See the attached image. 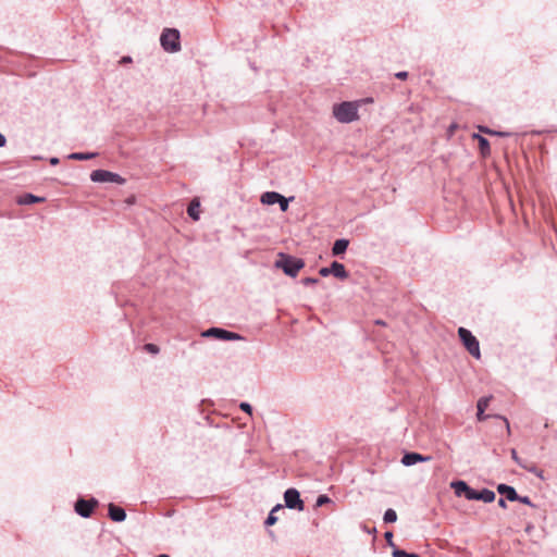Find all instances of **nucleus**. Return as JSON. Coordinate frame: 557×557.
<instances>
[{"instance_id": "f257e3e1", "label": "nucleus", "mask_w": 557, "mask_h": 557, "mask_svg": "<svg viewBox=\"0 0 557 557\" xmlns=\"http://www.w3.org/2000/svg\"><path fill=\"white\" fill-rule=\"evenodd\" d=\"M306 265L304 259L295 257L286 252H278L274 267L283 271L289 277H296L301 269Z\"/></svg>"}, {"instance_id": "412c9836", "label": "nucleus", "mask_w": 557, "mask_h": 557, "mask_svg": "<svg viewBox=\"0 0 557 557\" xmlns=\"http://www.w3.org/2000/svg\"><path fill=\"white\" fill-rule=\"evenodd\" d=\"M469 484L463 480H455L450 483V487L454 490L456 496L465 497L466 491Z\"/></svg>"}, {"instance_id": "f03ea898", "label": "nucleus", "mask_w": 557, "mask_h": 557, "mask_svg": "<svg viewBox=\"0 0 557 557\" xmlns=\"http://www.w3.org/2000/svg\"><path fill=\"white\" fill-rule=\"evenodd\" d=\"M159 40L161 48L168 53H176L182 49L181 33L177 28H163Z\"/></svg>"}, {"instance_id": "4c0bfd02", "label": "nucleus", "mask_w": 557, "mask_h": 557, "mask_svg": "<svg viewBox=\"0 0 557 557\" xmlns=\"http://www.w3.org/2000/svg\"><path fill=\"white\" fill-rule=\"evenodd\" d=\"M319 274L323 277H327L329 275H331L330 265L320 268Z\"/></svg>"}, {"instance_id": "a211bd4d", "label": "nucleus", "mask_w": 557, "mask_h": 557, "mask_svg": "<svg viewBox=\"0 0 557 557\" xmlns=\"http://www.w3.org/2000/svg\"><path fill=\"white\" fill-rule=\"evenodd\" d=\"M187 214L193 221L200 219V202L198 199H193L187 207Z\"/></svg>"}, {"instance_id": "1a4fd4ad", "label": "nucleus", "mask_w": 557, "mask_h": 557, "mask_svg": "<svg viewBox=\"0 0 557 557\" xmlns=\"http://www.w3.org/2000/svg\"><path fill=\"white\" fill-rule=\"evenodd\" d=\"M431 459L432 456L430 455H422L417 451H405V454L401 457V463L406 467H411L419 462L430 461Z\"/></svg>"}, {"instance_id": "9b49d317", "label": "nucleus", "mask_w": 557, "mask_h": 557, "mask_svg": "<svg viewBox=\"0 0 557 557\" xmlns=\"http://www.w3.org/2000/svg\"><path fill=\"white\" fill-rule=\"evenodd\" d=\"M496 491L502 497H504L505 499H507L509 502H516V499H517L518 493H517L516 488L511 485H508L506 483H499L496 486Z\"/></svg>"}, {"instance_id": "8fccbe9b", "label": "nucleus", "mask_w": 557, "mask_h": 557, "mask_svg": "<svg viewBox=\"0 0 557 557\" xmlns=\"http://www.w3.org/2000/svg\"><path fill=\"white\" fill-rule=\"evenodd\" d=\"M268 533H269V535H270L272 539H274V536H275V535H274V532H273V531H268Z\"/></svg>"}, {"instance_id": "473e14b6", "label": "nucleus", "mask_w": 557, "mask_h": 557, "mask_svg": "<svg viewBox=\"0 0 557 557\" xmlns=\"http://www.w3.org/2000/svg\"><path fill=\"white\" fill-rule=\"evenodd\" d=\"M300 282L305 286H311V285H317L320 282V280L317 277L308 276V277L301 278Z\"/></svg>"}, {"instance_id": "ddd939ff", "label": "nucleus", "mask_w": 557, "mask_h": 557, "mask_svg": "<svg viewBox=\"0 0 557 557\" xmlns=\"http://www.w3.org/2000/svg\"><path fill=\"white\" fill-rule=\"evenodd\" d=\"M45 200V197H40L32 193H24L17 197L16 202L21 206H30L34 203L44 202Z\"/></svg>"}, {"instance_id": "ea45409f", "label": "nucleus", "mask_w": 557, "mask_h": 557, "mask_svg": "<svg viewBox=\"0 0 557 557\" xmlns=\"http://www.w3.org/2000/svg\"><path fill=\"white\" fill-rule=\"evenodd\" d=\"M132 62H133V59L129 55H124L120 60V64H128V63H132Z\"/></svg>"}, {"instance_id": "49530a36", "label": "nucleus", "mask_w": 557, "mask_h": 557, "mask_svg": "<svg viewBox=\"0 0 557 557\" xmlns=\"http://www.w3.org/2000/svg\"><path fill=\"white\" fill-rule=\"evenodd\" d=\"M375 324H377V325H385V322L383 320H376Z\"/></svg>"}, {"instance_id": "a18cd8bd", "label": "nucleus", "mask_w": 557, "mask_h": 557, "mask_svg": "<svg viewBox=\"0 0 557 557\" xmlns=\"http://www.w3.org/2000/svg\"><path fill=\"white\" fill-rule=\"evenodd\" d=\"M547 131H532V135L540 136L546 133Z\"/></svg>"}, {"instance_id": "c85d7f7f", "label": "nucleus", "mask_w": 557, "mask_h": 557, "mask_svg": "<svg viewBox=\"0 0 557 557\" xmlns=\"http://www.w3.org/2000/svg\"><path fill=\"white\" fill-rule=\"evenodd\" d=\"M330 503H332V499L326 494H320L315 499L317 507H322Z\"/></svg>"}, {"instance_id": "393cba45", "label": "nucleus", "mask_w": 557, "mask_h": 557, "mask_svg": "<svg viewBox=\"0 0 557 557\" xmlns=\"http://www.w3.org/2000/svg\"><path fill=\"white\" fill-rule=\"evenodd\" d=\"M392 556L393 557H421L417 553H409V552H407L405 549H401L399 547H394V549L392 550Z\"/></svg>"}, {"instance_id": "a19ab883", "label": "nucleus", "mask_w": 557, "mask_h": 557, "mask_svg": "<svg viewBox=\"0 0 557 557\" xmlns=\"http://www.w3.org/2000/svg\"><path fill=\"white\" fill-rule=\"evenodd\" d=\"M497 504H498V506H499L500 508H503V509H506V508H507V499H505L504 497H500V498L498 499V503H497Z\"/></svg>"}, {"instance_id": "58836bf2", "label": "nucleus", "mask_w": 557, "mask_h": 557, "mask_svg": "<svg viewBox=\"0 0 557 557\" xmlns=\"http://www.w3.org/2000/svg\"><path fill=\"white\" fill-rule=\"evenodd\" d=\"M362 530L369 534H375L376 533V528L375 527H372V528H369L368 525L363 524L362 525Z\"/></svg>"}, {"instance_id": "39448f33", "label": "nucleus", "mask_w": 557, "mask_h": 557, "mask_svg": "<svg viewBox=\"0 0 557 557\" xmlns=\"http://www.w3.org/2000/svg\"><path fill=\"white\" fill-rule=\"evenodd\" d=\"M458 336L467 351L475 359L481 358L480 343L472 332L466 327L458 329Z\"/></svg>"}, {"instance_id": "5701e85b", "label": "nucleus", "mask_w": 557, "mask_h": 557, "mask_svg": "<svg viewBox=\"0 0 557 557\" xmlns=\"http://www.w3.org/2000/svg\"><path fill=\"white\" fill-rule=\"evenodd\" d=\"M522 469L527 470L530 473H533L539 479L544 480V471L537 468L534 463H525L522 465Z\"/></svg>"}, {"instance_id": "f704fd0d", "label": "nucleus", "mask_w": 557, "mask_h": 557, "mask_svg": "<svg viewBox=\"0 0 557 557\" xmlns=\"http://www.w3.org/2000/svg\"><path fill=\"white\" fill-rule=\"evenodd\" d=\"M384 537L386 540V543L389 547H392V550L394 549V547H397L394 542H393V532L392 531H386L384 533Z\"/></svg>"}, {"instance_id": "c756f323", "label": "nucleus", "mask_w": 557, "mask_h": 557, "mask_svg": "<svg viewBox=\"0 0 557 557\" xmlns=\"http://www.w3.org/2000/svg\"><path fill=\"white\" fill-rule=\"evenodd\" d=\"M516 502H519L523 505H527L529 507H532V508H536L537 506L532 502V499L529 497V496H521V495H517V499Z\"/></svg>"}, {"instance_id": "09e8293b", "label": "nucleus", "mask_w": 557, "mask_h": 557, "mask_svg": "<svg viewBox=\"0 0 557 557\" xmlns=\"http://www.w3.org/2000/svg\"><path fill=\"white\" fill-rule=\"evenodd\" d=\"M34 160H42L44 158L41 156H35L33 157Z\"/></svg>"}, {"instance_id": "bb28decb", "label": "nucleus", "mask_w": 557, "mask_h": 557, "mask_svg": "<svg viewBox=\"0 0 557 557\" xmlns=\"http://www.w3.org/2000/svg\"><path fill=\"white\" fill-rule=\"evenodd\" d=\"M492 399V396H483L481 397L476 403V410L478 411H485L488 407V404Z\"/></svg>"}, {"instance_id": "423d86ee", "label": "nucleus", "mask_w": 557, "mask_h": 557, "mask_svg": "<svg viewBox=\"0 0 557 557\" xmlns=\"http://www.w3.org/2000/svg\"><path fill=\"white\" fill-rule=\"evenodd\" d=\"M99 506V500L90 496L88 498L84 496H78L74 503V511L82 518L88 519L90 518L96 508Z\"/></svg>"}, {"instance_id": "de8ad7c7", "label": "nucleus", "mask_w": 557, "mask_h": 557, "mask_svg": "<svg viewBox=\"0 0 557 557\" xmlns=\"http://www.w3.org/2000/svg\"><path fill=\"white\" fill-rule=\"evenodd\" d=\"M532 529H533V525L529 524V525H527V528H525V532H530Z\"/></svg>"}, {"instance_id": "c9c22d12", "label": "nucleus", "mask_w": 557, "mask_h": 557, "mask_svg": "<svg viewBox=\"0 0 557 557\" xmlns=\"http://www.w3.org/2000/svg\"><path fill=\"white\" fill-rule=\"evenodd\" d=\"M409 76V73L407 71H399L394 74V77L399 81H406Z\"/></svg>"}, {"instance_id": "72a5a7b5", "label": "nucleus", "mask_w": 557, "mask_h": 557, "mask_svg": "<svg viewBox=\"0 0 557 557\" xmlns=\"http://www.w3.org/2000/svg\"><path fill=\"white\" fill-rule=\"evenodd\" d=\"M239 409L249 416L252 414V410H253L252 406L247 401H242L239 404Z\"/></svg>"}, {"instance_id": "e433bc0d", "label": "nucleus", "mask_w": 557, "mask_h": 557, "mask_svg": "<svg viewBox=\"0 0 557 557\" xmlns=\"http://www.w3.org/2000/svg\"><path fill=\"white\" fill-rule=\"evenodd\" d=\"M492 136H497V137H502V138H505V137H509L511 136V133L509 132H504V131H492Z\"/></svg>"}, {"instance_id": "cd10ccee", "label": "nucleus", "mask_w": 557, "mask_h": 557, "mask_svg": "<svg viewBox=\"0 0 557 557\" xmlns=\"http://www.w3.org/2000/svg\"><path fill=\"white\" fill-rule=\"evenodd\" d=\"M144 350L151 355H158L160 352V347L153 343H147L144 345Z\"/></svg>"}, {"instance_id": "aec40b11", "label": "nucleus", "mask_w": 557, "mask_h": 557, "mask_svg": "<svg viewBox=\"0 0 557 557\" xmlns=\"http://www.w3.org/2000/svg\"><path fill=\"white\" fill-rule=\"evenodd\" d=\"M496 498V494L494 491L483 487L482 490L478 491L476 500L483 502L485 504H490L494 502Z\"/></svg>"}, {"instance_id": "4be33fe9", "label": "nucleus", "mask_w": 557, "mask_h": 557, "mask_svg": "<svg viewBox=\"0 0 557 557\" xmlns=\"http://www.w3.org/2000/svg\"><path fill=\"white\" fill-rule=\"evenodd\" d=\"M283 508H284V506H283V505H281V504H276V505L271 509V511L269 512V515H268L267 519L264 520V525H265L267 528L272 527V525H274V524L277 522L278 517L276 516V512H277V511H280V510H282Z\"/></svg>"}, {"instance_id": "2eb2a0df", "label": "nucleus", "mask_w": 557, "mask_h": 557, "mask_svg": "<svg viewBox=\"0 0 557 557\" xmlns=\"http://www.w3.org/2000/svg\"><path fill=\"white\" fill-rule=\"evenodd\" d=\"M490 418H495V419H498L502 421V423L505 425L508 434H510V424H509V421L506 417L504 416H500V414H486L485 411H478L476 410V420L482 422V421H485Z\"/></svg>"}, {"instance_id": "20e7f679", "label": "nucleus", "mask_w": 557, "mask_h": 557, "mask_svg": "<svg viewBox=\"0 0 557 557\" xmlns=\"http://www.w3.org/2000/svg\"><path fill=\"white\" fill-rule=\"evenodd\" d=\"M201 337L214 338L224 342L245 341V337L242 334L219 326H211L202 331Z\"/></svg>"}, {"instance_id": "b1692460", "label": "nucleus", "mask_w": 557, "mask_h": 557, "mask_svg": "<svg viewBox=\"0 0 557 557\" xmlns=\"http://www.w3.org/2000/svg\"><path fill=\"white\" fill-rule=\"evenodd\" d=\"M383 521L386 524L396 522L397 521V512L393 508L386 509L383 515Z\"/></svg>"}, {"instance_id": "dca6fc26", "label": "nucleus", "mask_w": 557, "mask_h": 557, "mask_svg": "<svg viewBox=\"0 0 557 557\" xmlns=\"http://www.w3.org/2000/svg\"><path fill=\"white\" fill-rule=\"evenodd\" d=\"M473 138L478 140L479 150L482 157H487L491 153V144L488 139L480 134H473Z\"/></svg>"}, {"instance_id": "a878e982", "label": "nucleus", "mask_w": 557, "mask_h": 557, "mask_svg": "<svg viewBox=\"0 0 557 557\" xmlns=\"http://www.w3.org/2000/svg\"><path fill=\"white\" fill-rule=\"evenodd\" d=\"M294 199H295L294 196H290V197L286 198L285 196H283L281 194V199L276 203L280 206V210L282 212H286L288 210L289 202L293 201Z\"/></svg>"}, {"instance_id": "37998d69", "label": "nucleus", "mask_w": 557, "mask_h": 557, "mask_svg": "<svg viewBox=\"0 0 557 557\" xmlns=\"http://www.w3.org/2000/svg\"><path fill=\"white\" fill-rule=\"evenodd\" d=\"M7 144L5 136L0 132V148L4 147Z\"/></svg>"}, {"instance_id": "6ab92c4d", "label": "nucleus", "mask_w": 557, "mask_h": 557, "mask_svg": "<svg viewBox=\"0 0 557 557\" xmlns=\"http://www.w3.org/2000/svg\"><path fill=\"white\" fill-rule=\"evenodd\" d=\"M99 153L92 151H84V152H72L66 156L69 160L75 161H87L96 158Z\"/></svg>"}, {"instance_id": "6e6552de", "label": "nucleus", "mask_w": 557, "mask_h": 557, "mask_svg": "<svg viewBox=\"0 0 557 557\" xmlns=\"http://www.w3.org/2000/svg\"><path fill=\"white\" fill-rule=\"evenodd\" d=\"M284 503L285 507L288 509L304 511L305 510V502L300 497V493L295 487H289L284 492Z\"/></svg>"}, {"instance_id": "9d476101", "label": "nucleus", "mask_w": 557, "mask_h": 557, "mask_svg": "<svg viewBox=\"0 0 557 557\" xmlns=\"http://www.w3.org/2000/svg\"><path fill=\"white\" fill-rule=\"evenodd\" d=\"M126 511L124 508H122L121 506H117L113 503H110L108 505V517L113 521V522H123L125 521L126 519Z\"/></svg>"}, {"instance_id": "4468645a", "label": "nucleus", "mask_w": 557, "mask_h": 557, "mask_svg": "<svg viewBox=\"0 0 557 557\" xmlns=\"http://www.w3.org/2000/svg\"><path fill=\"white\" fill-rule=\"evenodd\" d=\"M349 246V239L347 238H338L333 243L332 246V256L334 257H343L347 251Z\"/></svg>"}, {"instance_id": "79ce46f5", "label": "nucleus", "mask_w": 557, "mask_h": 557, "mask_svg": "<svg viewBox=\"0 0 557 557\" xmlns=\"http://www.w3.org/2000/svg\"><path fill=\"white\" fill-rule=\"evenodd\" d=\"M49 163H50L51 165H53V166H54V165H58V164L60 163V159H59L58 157H50V158H49Z\"/></svg>"}, {"instance_id": "7ed1b4c3", "label": "nucleus", "mask_w": 557, "mask_h": 557, "mask_svg": "<svg viewBox=\"0 0 557 557\" xmlns=\"http://www.w3.org/2000/svg\"><path fill=\"white\" fill-rule=\"evenodd\" d=\"M333 115L341 123H351L358 119V106L351 101L336 103L333 106Z\"/></svg>"}, {"instance_id": "f8f14e48", "label": "nucleus", "mask_w": 557, "mask_h": 557, "mask_svg": "<svg viewBox=\"0 0 557 557\" xmlns=\"http://www.w3.org/2000/svg\"><path fill=\"white\" fill-rule=\"evenodd\" d=\"M331 275L338 280H347L349 277V272L346 270L345 265L338 261H332L330 264Z\"/></svg>"}, {"instance_id": "603ef678", "label": "nucleus", "mask_w": 557, "mask_h": 557, "mask_svg": "<svg viewBox=\"0 0 557 557\" xmlns=\"http://www.w3.org/2000/svg\"><path fill=\"white\" fill-rule=\"evenodd\" d=\"M553 132H556V133H557V128L553 129Z\"/></svg>"}, {"instance_id": "7c9ffc66", "label": "nucleus", "mask_w": 557, "mask_h": 557, "mask_svg": "<svg viewBox=\"0 0 557 557\" xmlns=\"http://www.w3.org/2000/svg\"><path fill=\"white\" fill-rule=\"evenodd\" d=\"M478 490L471 487L470 485L467 487L465 498L467 500H476Z\"/></svg>"}, {"instance_id": "0eeeda50", "label": "nucleus", "mask_w": 557, "mask_h": 557, "mask_svg": "<svg viewBox=\"0 0 557 557\" xmlns=\"http://www.w3.org/2000/svg\"><path fill=\"white\" fill-rule=\"evenodd\" d=\"M90 181L94 183H114L117 185H124L126 183V180L119 173L103 169L94 170L90 173Z\"/></svg>"}, {"instance_id": "f3484780", "label": "nucleus", "mask_w": 557, "mask_h": 557, "mask_svg": "<svg viewBox=\"0 0 557 557\" xmlns=\"http://www.w3.org/2000/svg\"><path fill=\"white\" fill-rule=\"evenodd\" d=\"M280 199H281V194L278 191H274V190L264 191L260 197L261 203L267 205V206L276 205V202H278Z\"/></svg>"}, {"instance_id": "2f4dec72", "label": "nucleus", "mask_w": 557, "mask_h": 557, "mask_svg": "<svg viewBox=\"0 0 557 557\" xmlns=\"http://www.w3.org/2000/svg\"><path fill=\"white\" fill-rule=\"evenodd\" d=\"M510 454H511V458L512 460L519 466L522 468V465H525L527 461L522 460L519 456H518V453L515 448H511L510 449Z\"/></svg>"}, {"instance_id": "c03bdc74", "label": "nucleus", "mask_w": 557, "mask_h": 557, "mask_svg": "<svg viewBox=\"0 0 557 557\" xmlns=\"http://www.w3.org/2000/svg\"><path fill=\"white\" fill-rule=\"evenodd\" d=\"M480 131H481L482 133H485V134L491 135L493 129L488 128L487 126H481V127H480Z\"/></svg>"}, {"instance_id": "3c124183", "label": "nucleus", "mask_w": 557, "mask_h": 557, "mask_svg": "<svg viewBox=\"0 0 557 557\" xmlns=\"http://www.w3.org/2000/svg\"><path fill=\"white\" fill-rule=\"evenodd\" d=\"M157 557H171V556H170V555H168V554H160V555H158Z\"/></svg>"}]
</instances>
